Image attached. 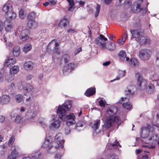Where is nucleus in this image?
Returning <instances> with one entry per match:
<instances>
[{
  "label": "nucleus",
  "instance_id": "f257e3e1",
  "mask_svg": "<svg viewBox=\"0 0 159 159\" xmlns=\"http://www.w3.org/2000/svg\"><path fill=\"white\" fill-rule=\"evenodd\" d=\"M71 107L70 102H67L62 105L59 106L57 110V114L61 119L66 121V124L68 126L65 129V133L66 134H69L70 131L69 126L75 123V116L73 113L66 115V112L68 111Z\"/></svg>",
  "mask_w": 159,
  "mask_h": 159
},
{
  "label": "nucleus",
  "instance_id": "f03ea898",
  "mask_svg": "<svg viewBox=\"0 0 159 159\" xmlns=\"http://www.w3.org/2000/svg\"><path fill=\"white\" fill-rule=\"evenodd\" d=\"M107 114L108 115L106 123L102 127L107 129L111 127L114 123H115L118 125L121 124L120 118L119 116L114 115V112L112 107H108L107 111Z\"/></svg>",
  "mask_w": 159,
  "mask_h": 159
},
{
  "label": "nucleus",
  "instance_id": "7ed1b4c3",
  "mask_svg": "<svg viewBox=\"0 0 159 159\" xmlns=\"http://www.w3.org/2000/svg\"><path fill=\"white\" fill-rule=\"evenodd\" d=\"M143 0H137L133 3L131 7L132 11L134 12L140 11L143 14H144L147 12L146 8L144 9L142 8L140 6V4L143 2Z\"/></svg>",
  "mask_w": 159,
  "mask_h": 159
},
{
  "label": "nucleus",
  "instance_id": "20e7f679",
  "mask_svg": "<svg viewBox=\"0 0 159 159\" xmlns=\"http://www.w3.org/2000/svg\"><path fill=\"white\" fill-rule=\"evenodd\" d=\"M62 135L61 133H58L56 135L55 137L56 141L52 142L55 148H61L62 149L63 148L65 140L63 139L62 140Z\"/></svg>",
  "mask_w": 159,
  "mask_h": 159
},
{
  "label": "nucleus",
  "instance_id": "39448f33",
  "mask_svg": "<svg viewBox=\"0 0 159 159\" xmlns=\"http://www.w3.org/2000/svg\"><path fill=\"white\" fill-rule=\"evenodd\" d=\"M136 76L137 78V88L140 90H143L146 88L147 86V83L145 80L143 78L141 75L137 73L136 74Z\"/></svg>",
  "mask_w": 159,
  "mask_h": 159
},
{
  "label": "nucleus",
  "instance_id": "423d86ee",
  "mask_svg": "<svg viewBox=\"0 0 159 159\" xmlns=\"http://www.w3.org/2000/svg\"><path fill=\"white\" fill-rule=\"evenodd\" d=\"M134 27L136 28L135 30H131L130 32L134 38L136 39V40L139 38L141 36L140 33L141 32V25L140 22H138L134 25Z\"/></svg>",
  "mask_w": 159,
  "mask_h": 159
},
{
  "label": "nucleus",
  "instance_id": "0eeeda50",
  "mask_svg": "<svg viewBox=\"0 0 159 159\" xmlns=\"http://www.w3.org/2000/svg\"><path fill=\"white\" fill-rule=\"evenodd\" d=\"M19 149L18 146H13L11 148V153L8 156L7 159H16L18 155V151Z\"/></svg>",
  "mask_w": 159,
  "mask_h": 159
},
{
  "label": "nucleus",
  "instance_id": "6e6552de",
  "mask_svg": "<svg viewBox=\"0 0 159 159\" xmlns=\"http://www.w3.org/2000/svg\"><path fill=\"white\" fill-rule=\"evenodd\" d=\"M149 50L144 49L141 50L139 54L140 59L143 61L148 60L149 59Z\"/></svg>",
  "mask_w": 159,
  "mask_h": 159
},
{
  "label": "nucleus",
  "instance_id": "1a4fd4ad",
  "mask_svg": "<svg viewBox=\"0 0 159 159\" xmlns=\"http://www.w3.org/2000/svg\"><path fill=\"white\" fill-rule=\"evenodd\" d=\"M129 98L127 97L123 98H121V100L119 101L118 103H122V102H124L123 104V106L125 109L128 110L130 109L132 107L131 104L129 101Z\"/></svg>",
  "mask_w": 159,
  "mask_h": 159
},
{
  "label": "nucleus",
  "instance_id": "9d476101",
  "mask_svg": "<svg viewBox=\"0 0 159 159\" xmlns=\"http://www.w3.org/2000/svg\"><path fill=\"white\" fill-rule=\"evenodd\" d=\"M99 36V37H98L95 39V43L97 44H99L101 46V48H104L106 47V42H104L102 43L100 41V40L101 41H106L107 40V39L102 34L100 35Z\"/></svg>",
  "mask_w": 159,
  "mask_h": 159
},
{
  "label": "nucleus",
  "instance_id": "9b49d317",
  "mask_svg": "<svg viewBox=\"0 0 159 159\" xmlns=\"http://www.w3.org/2000/svg\"><path fill=\"white\" fill-rule=\"evenodd\" d=\"M52 145L50 143V141L48 139H46L45 142L42 146V148H46L48 152H49L50 149L53 148H55L52 143Z\"/></svg>",
  "mask_w": 159,
  "mask_h": 159
},
{
  "label": "nucleus",
  "instance_id": "f8f14e48",
  "mask_svg": "<svg viewBox=\"0 0 159 159\" xmlns=\"http://www.w3.org/2000/svg\"><path fill=\"white\" fill-rule=\"evenodd\" d=\"M30 34V30L28 29H25L21 31L20 35V38L22 40H25L29 38Z\"/></svg>",
  "mask_w": 159,
  "mask_h": 159
},
{
  "label": "nucleus",
  "instance_id": "ddd939ff",
  "mask_svg": "<svg viewBox=\"0 0 159 159\" xmlns=\"http://www.w3.org/2000/svg\"><path fill=\"white\" fill-rule=\"evenodd\" d=\"M19 70V67L18 66H14L11 67L10 70V73L11 75H15L17 74ZM14 77L11 75L9 77V79H7L8 81H11L14 79Z\"/></svg>",
  "mask_w": 159,
  "mask_h": 159
},
{
  "label": "nucleus",
  "instance_id": "4468645a",
  "mask_svg": "<svg viewBox=\"0 0 159 159\" xmlns=\"http://www.w3.org/2000/svg\"><path fill=\"white\" fill-rule=\"evenodd\" d=\"M77 65L74 63H70L65 66L63 69L64 73L66 72H70L77 67Z\"/></svg>",
  "mask_w": 159,
  "mask_h": 159
},
{
  "label": "nucleus",
  "instance_id": "2eb2a0df",
  "mask_svg": "<svg viewBox=\"0 0 159 159\" xmlns=\"http://www.w3.org/2000/svg\"><path fill=\"white\" fill-rule=\"evenodd\" d=\"M100 120H99L94 121L93 125L92 126V129L97 134H100L102 131V130H99L98 132L97 131V130L98 129L100 126Z\"/></svg>",
  "mask_w": 159,
  "mask_h": 159
},
{
  "label": "nucleus",
  "instance_id": "dca6fc26",
  "mask_svg": "<svg viewBox=\"0 0 159 159\" xmlns=\"http://www.w3.org/2000/svg\"><path fill=\"white\" fill-rule=\"evenodd\" d=\"M59 45V44L57 42V40L56 39H54L52 40L49 43L47 47V52H50L49 50H50L52 48L54 47H58Z\"/></svg>",
  "mask_w": 159,
  "mask_h": 159
},
{
  "label": "nucleus",
  "instance_id": "f3484780",
  "mask_svg": "<svg viewBox=\"0 0 159 159\" xmlns=\"http://www.w3.org/2000/svg\"><path fill=\"white\" fill-rule=\"evenodd\" d=\"M149 135V128L148 126L147 127L141 128V132L140 133L141 137L143 139L147 138Z\"/></svg>",
  "mask_w": 159,
  "mask_h": 159
},
{
  "label": "nucleus",
  "instance_id": "a211bd4d",
  "mask_svg": "<svg viewBox=\"0 0 159 159\" xmlns=\"http://www.w3.org/2000/svg\"><path fill=\"white\" fill-rule=\"evenodd\" d=\"M5 16L6 18V20H13L16 16V15L15 12L13 11L12 10L7 13L5 14Z\"/></svg>",
  "mask_w": 159,
  "mask_h": 159
},
{
  "label": "nucleus",
  "instance_id": "6ab92c4d",
  "mask_svg": "<svg viewBox=\"0 0 159 159\" xmlns=\"http://www.w3.org/2000/svg\"><path fill=\"white\" fill-rule=\"evenodd\" d=\"M69 20L67 18V16H65L63 19L60 20L58 25V26L62 28V27H65L67 24L69 23Z\"/></svg>",
  "mask_w": 159,
  "mask_h": 159
},
{
  "label": "nucleus",
  "instance_id": "aec40b11",
  "mask_svg": "<svg viewBox=\"0 0 159 159\" xmlns=\"http://www.w3.org/2000/svg\"><path fill=\"white\" fill-rule=\"evenodd\" d=\"M4 27L6 32H11L13 29L12 25L11 22L8 20H6L4 23Z\"/></svg>",
  "mask_w": 159,
  "mask_h": 159
},
{
  "label": "nucleus",
  "instance_id": "412c9836",
  "mask_svg": "<svg viewBox=\"0 0 159 159\" xmlns=\"http://www.w3.org/2000/svg\"><path fill=\"white\" fill-rule=\"evenodd\" d=\"M27 27L30 29H34L38 26V23L34 20H28Z\"/></svg>",
  "mask_w": 159,
  "mask_h": 159
},
{
  "label": "nucleus",
  "instance_id": "4be33fe9",
  "mask_svg": "<svg viewBox=\"0 0 159 159\" xmlns=\"http://www.w3.org/2000/svg\"><path fill=\"white\" fill-rule=\"evenodd\" d=\"M10 100V97L7 95H4L1 97V103L2 104H6L9 103Z\"/></svg>",
  "mask_w": 159,
  "mask_h": 159
},
{
  "label": "nucleus",
  "instance_id": "5701e85b",
  "mask_svg": "<svg viewBox=\"0 0 159 159\" xmlns=\"http://www.w3.org/2000/svg\"><path fill=\"white\" fill-rule=\"evenodd\" d=\"M96 93V89L95 87L90 88L87 89L85 95L87 97H90L94 95Z\"/></svg>",
  "mask_w": 159,
  "mask_h": 159
},
{
  "label": "nucleus",
  "instance_id": "b1692460",
  "mask_svg": "<svg viewBox=\"0 0 159 159\" xmlns=\"http://www.w3.org/2000/svg\"><path fill=\"white\" fill-rule=\"evenodd\" d=\"M16 62V60L15 58L12 57L10 58L9 57L8 59H6L4 64L5 66H8L10 65H12Z\"/></svg>",
  "mask_w": 159,
  "mask_h": 159
},
{
  "label": "nucleus",
  "instance_id": "393cba45",
  "mask_svg": "<svg viewBox=\"0 0 159 159\" xmlns=\"http://www.w3.org/2000/svg\"><path fill=\"white\" fill-rule=\"evenodd\" d=\"M12 9V8L11 5L9 3H7L5 4L2 8V11L5 12V13H7L8 12L10 11Z\"/></svg>",
  "mask_w": 159,
  "mask_h": 159
},
{
  "label": "nucleus",
  "instance_id": "a878e982",
  "mask_svg": "<svg viewBox=\"0 0 159 159\" xmlns=\"http://www.w3.org/2000/svg\"><path fill=\"white\" fill-rule=\"evenodd\" d=\"M61 122L60 120H57L52 123L49 126L50 128L51 129L58 128L60 125Z\"/></svg>",
  "mask_w": 159,
  "mask_h": 159
},
{
  "label": "nucleus",
  "instance_id": "bb28decb",
  "mask_svg": "<svg viewBox=\"0 0 159 159\" xmlns=\"http://www.w3.org/2000/svg\"><path fill=\"white\" fill-rule=\"evenodd\" d=\"M33 64L32 62L29 61L25 62L24 65V67L25 70H29L32 69L33 68Z\"/></svg>",
  "mask_w": 159,
  "mask_h": 159
},
{
  "label": "nucleus",
  "instance_id": "cd10ccee",
  "mask_svg": "<svg viewBox=\"0 0 159 159\" xmlns=\"http://www.w3.org/2000/svg\"><path fill=\"white\" fill-rule=\"evenodd\" d=\"M36 112L33 110L28 111L26 113V115L30 119L34 118L36 115Z\"/></svg>",
  "mask_w": 159,
  "mask_h": 159
},
{
  "label": "nucleus",
  "instance_id": "c85d7f7f",
  "mask_svg": "<svg viewBox=\"0 0 159 159\" xmlns=\"http://www.w3.org/2000/svg\"><path fill=\"white\" fill-rule=\"evenodd\" d=\"M12 52L14 56L18 57L20 53V47L17 46H15L13 49Z\"/></svg>",
  "mask_w": 159,
  "mask_h": 159
},
{
  "label": "nucleus",
  "instance_id": "c756f323",
  "mask_svg": "<svg viewBox=\"0 0 159 159\" xmlns=\"http://www.w3.org/2000/svg\"><path fill=\"white\" fill-rule=\"evenodd\" d=\"M125 95L126 96L127 98H129L132 96L134 94V92H132L130 89L127 87L125 91Z\"/></svg>",
  "mask_w": 159,
  "mask_h": 159
},
{
  "label": "nucleus",
  "instance_id": "7c9ffc66",
  "mask_svg": "<svg viewBox=\"0 0 159 159\" xmlns=\"http://www.w3.org/2000/svg\"><path fill=\"white\" fill-rule=\"evenodd\" d=\"M137 41L140 44H143L147 42L148 39L145 37L142 36L141 35L139 38L137 39Z\"/></svg>",
  "mask_w": 159,
  "mask_h": 159
},
{
  "label": "nucleus",
  "instance_id": "2f4dec72",
  "mask_svg": "<svg viewBox=\"0 0 159 159\" xmlns=\"http://www.w3.org/2000/svg\"><path fill=\"white\" fill-rule=\"evenodd\" d=\"M24 89L27 93L30 92L33 89V87L30 84H26L23 87Z\"/></svg>",
  "mask_w": 159,
  "mask_h": 159
},
{
  "label": "nucleus",
  "instance_id": "473e14b6",
  "mask_svg": "<svg viewBox=\"0 0 159 159\" xmlns=\"http://www.w3.org/2000/svg\"><path fill=\"white\" fill-rule=\"evenodd\" d=\"M86 125V122L83 121H78L76 124L75 129H77V127H83L85 126Z\"/></svg>",
  "mask_w": 159,
  "mask_h": 159
},
{
  "label": "nucleus",
  "instance_id": "72a5a7b5",
  "mask_svg": "<svg viewBox=\"0 0 159 159\" xmlns=\"http://www.w3.org/2000/svg\"><path fill=\"white\" fill-rule=\"evenodd\" d=\"M70 59V57L69 55L65 54L63 55L61 58V60L64 61L65 63L68 62Z\"/></svg>",
  "mask_w": 159,
  "mask_h": 159
},
{
  "label": "nucleus",
  "instance_id": "f704fd0d",
  "mask_svg": "<svg viewBox=\"0 0 159 159\" xmlns=\"http://www.w3.org/2000/svg\"><path fill=\"white\" fill-rule=\"evenodd\" d=\"M119 56L120 60L123 61L126 57V53L124 51H120L119 54Z\"/></svg>",
  "mask_w": 159,
  "mask_h": 159
},
{
  "label": "nucleus",
  "instance_id": "c9c22d12",
  "mask_svg": "<svg viewBox=\"0 0 159 159\" xmlns=\"http://www.w3.org/2000/svg\"><path fill=\"white\" fill-rule=\"evenodd\" d=\"M16 101L17 103H20L23 101V96L21 95H17L15 96Z\"/></svg>",
  "mask_w": 159,
  "mask_h": 159
},
{
  "label": "nucleus",
  "instance_id": "e433bc0d",
  "mask_svg": "<svg viewBox=\"0 0 159 159\" xmlns=\"http://www.w3.org/2000/svg\"><path fill=\"white\" fill-rule=\"evenodd\" d=\"M52 48H53V50H52V49H51L50 50H49L50 52H48L49 53L52 54L55 52L58 55H59L60 54V50H58V47H54Z\"/></svg>",
  "mask_w": 159,
  "mask_h": 159
},
{
  "label": "nucleus",
  "instance_id": "4c0bfd02",
  "mask_svg": "<svg viewBox=\"0 0 159 159\" xmlns=\"http://www.w3.org/2000/svg\"><path fill=\"white\" fill-rule=\"evenodd\" d=\"M131 65L134 66H137L139 65V62L135 58H132L130 59Z\"/></svg>",
  "mask_w": 159,
  "mask_h": 159
},
{
  "label": "nucleus",
  "instance_id": "58836bf2",
  "mask_svg": "<svg viewBox=\"0 0 159 159\" xmlns=\"http://www.w3.org/2000/svg\"><path fill=\"white\" fill-rule=\"evenodd\" d=\"M31 48V45L30 43H27L26 44L23 49L24 51L26 53L27 51H30Z\"/></svg>",
  "mask_w": 159,
  "mask_h": 159
},
{
  "label": "nucleus",
  "instance_id": "ea45409f",
  "mask_svg": "<svg viewBox=\"0 0 159 159\" xmlns=\"http://www.w3.org/2000/svg\"><path fill=\"white\" fill-rule=\"evenodd\" d=\"M116 48L115 44L114 43L111 42L109 46L108 47V49L110 51H113Z\"/></svg>",
  "mask_w": 159,
  "mask_h": 159
},
{
  "label": "nucleus",
  "instance_id": "a19ab883",
  "mask_svg": "<svg viewBox=\"0 0 159 159\" xmlns=\"http://www.w3.org/2000/svg\"><path fill=\"white\" fill-rule=\"evenodd\" d=\"M119 74H120V76H118L116 77L115 79L113 80H111L110 82H112L113 81L115 80H119L120 79V77H123L125 75V71H120L119 72Z\"/></svg>",
  "mask_w": 159,
  "mask_h": 159
},
{
  "label": "nucleus",
  "instance_id": "79ce46f5",
  "mask_svg": "<svg viewBox=\"0 0 159 159\" xmlns=\"http://www.w3.org/2000/svg\"><path fill=\"white\" fill-rule=\"evenodd\" d=\"M35 15L34 12H32L29 14L27 17L28 20H34Z\"/></svg>",
  "mask_w": 159,
  "mask_h": 159
},
{
  "label": "nucleus",
  "instance_id": "37998d69",
  "mask_svg": "<svg viewBox=\"0 0 159 159\" xmlns=\"http://www.w3.org/2000/svg\"><path fill=\"white\" fill-rule=\"evenodd\" d=\"M96 11L95 14V16L96 18H97L99 15L100 9V6L98 4H97L95 7Z\"/></svg>",
  "mask_w": 159,
  "mask_h": 159
},
{
  "label": "nucleus",
  "instance_id": "c03bdc74",
  "mask_svg": "<svg viewBox=\"0 0 159 159\" xmlns=\"http://www.w3.org/2000/svg\"><path fill=\"white\" fill-rule=\"evenodd\" d=\"M128 37V34L127 31L125 30H124V34L122 37V41L123 42L122 44H123L125 41L126 38Z\"/></svg>",
  "mask_w": 159,
  "mask_h": 159
},
{
  "label": "nucleus",
  "instance_id": "a18cd8bd",
  "mask_svg": "<svg viewBox=\"0 0 159 159\" xmlns=\"http://www.w3.org/2000/svg\"><path fill=\"white\" fill-rule=\"evenodd\" d=\"M70 7L69 8L68 10L70 11H72L73 10V7L75 5V3L73 0H71L69 2H68Z\"/></svg>",
  "mask_w": 159,
  "mask_h": 159
},
{
  "label": "nucleus",
  "instance_id": "49530a36",
  "mask_svg": "<svg viewBox=\"0 0 159 159\" xmlns=\"http://www.w3.org/2000/svg\"><path fill=\"white\" fill-rule=\"evenodd\" d=\"M41 154L39 152H36L32 154V157L35 159H39Z\"/></svg>",
  "mask_w": 159,
  "mask_h": 159
},
{
  "label": "nucleus",
  "instance_id": "de8ad7c7",
  "mask_svg": "<svg viewBox=\"0 0 159 159\" xmlns=\"http://www.w3.org/2000/svg\"><path fill=\"white\" fill-rule=\"evenodd\" d=\"M22 117L20 116H18L16 118L15 121L17 123H20L22 121Z\"/></svg>",
  "mask_w": 159,
  "mask_h": 159
},
{
  "label": "nucleus",
  "instance_id": "09e8293b",
  "mask_svg": "<svg viewBox=\"0 0 159 159\" xmlns=\"http://www.w3.org/2000/svg\"><path fill=\"white\" fill-rule=\"evenodd\" d=\"M111 146V147H112L114 148H116V147L118 146H119L120 148L121 147V146L120 144L118 142L116 141H115L112 144V145Z\"/></svg>",
  "mask_w": 159,
  "mask_h": 159
},
{
  "label": "nucleus",
  "instance_id": "8fccbe9b",
  "mask_svg": "<svg viewBox=\"0 0 159 159\" xmlns=\"http://www.w3.org/2000/svg\"><path fill=\"white\" fill-rule=\"evenodd\" d=\"M19 15L21 19H23L25 17V15L24 14V11L23 10L21 9L19 13Z\"/></svg>",
  "mask_w": 159,
  "mask_h": 159
},
{
  "label": "nucleus",
  "instance_id": "3c124183",
  "mask_svg": "<svg viewBox=\"0 0 159 159\" xmlns=\"http://www.w3.org/2000/svg\"><path fill=\"white\" fill-rule=\"evenodd\" d=\"M150 93H153L154 91V85L152 84H150Z\"/></svg>",
  "mask_w": 159,
  "mask_h": 159
},
{
  "label": "nucleus",
  "instance_id": "603ef678",
  "mask_svg": "<svg viewBox=\"0 0 159 159\" xmlns=\"http://www.w3.org/2000/svg\"><path fill=\"white\" fill-rule=\"evenodd\" d=\"M14 136H12L10 138L8 142V144L9 146H11V145H12L13 143H14Z\"/></svg>",
  "mask_w": 159,
  "mask_h": 159
},
{
  "label": "nucleus",
  "instance_id": "864d4df0",
  "mask_svg": "<svg viewBox=\"0 0 159 159\" xmlns=\"http://www.w3.org/2000/svg\"><path fill=\"white\" fill-rule=\"evenodd\" d=\"M106 102L102 99H101L99 102V105L101 107H104L105 105Z\"/></svg>",
  "mask_w": 159,
  "mask_h": 159
},
{
  "label": "nucleus",
  "instance_id": "5fc2aeb1",
  "mask_svg": "<svg viewBox=\"0 0 159 159\" xmlns=\"http://www.w3.org/2000/svg\"><path fill=\"white\" fill-rule=\"evenodd\" d=\"M109 159H118V157L116 155L113 154L111 155Z\"/></svg>",
  "mask_w": 159,
  "mask_h": 159
},
{
  "label": "nucleus",
  "instance_id": "6e6d98bb",
  "mask_svg": "<svg viewBox=\"0 0 159 159\" xmlns=\"http://www.w3.org/2000/svg\"><path fill=\"white\" fill-rule=\"evenodd\" d=\"M4 23L1 20H0V32H1L3 29Z\"/></svg>",
  "mask_w": 159,
  "mask_h": 159
},
{
  "label": "nucleus",
  "instance_id": "4d7b16f0",
  "mask_svg": "<svg viewBox=\"0 0 159 159\" xmlns=\"http://www.w3.org/2000/svg\"><path fill=\"white\" fill-rule=\"evenodd\" d=\"M67 33L70 34H72L73 33L76 32V31L74 29H70L67 31Z\"/></svg>",
  "mask_w": 159,
  "mask_h": 159
},
{
  "label": "nucleus",
  "instance_id": "13d9d810",
  "mask_svg": "<svg viewBox=\"0 0 159 159\" xmlns=\"http://www.w3.org/2000/svg\"><path fill=\"white\" fill-rule=\"evenodd\" d=\"M33 77V76L31 75H28L26 77V79L27 80H31Z\"/></svg>",
  "mask_w": 159,
  "mask_h": 159
},
{
  "label": "nucleus",
  "instance_id": "bf43d9fd",
  "mask_svg": "<svg viewBox=\"0 0 159 159\" xmlns=\"http://www.w3.org/2000/svg\"><path fill=\"white\" fill-rule=\"evenodd\" d=\"M62 156L60 154H57L55 155V158L57 159H61Z\"/></svg>",
  "mask_w": 159,
  "mask_h": 159
},
{
  "label": "nucleus",
  "instance_id": "052dcab7",
  "mask_svg": "<svg viewBox=\"0 0 159 159\" xmlns=\"http://www.w3.org/2000/svg\"><path fill=\"white\" fill-rule=\"evenodd\" d=\"M82 51V48L81 47H80L78 48L77 49H76L75 51V55H76L78 53H79L80 52Z\"/></svg>",
  "mask_w": 159,
  "mask_h": 159
},
{
  "label": "nucleus",
  "instance_id": "680f3d73",
  "mask_svg": "<svg viewBox=\"0 0 159 159\" xmlns=\"http://www.w3.org/2000/svg\"><path fill=\"white\" fill-rule=\"evenodd\" d=\"M5 117L2 116H0V122L2 123L4 121Z\"/></svg>",
  "mask_w": 159,
  "mask_h": 159
},
{
  "label": "nucleus",
  "instance_id": "e2e57ef3",
  "mask_svg": "<svg viewBox=\"0 0 159 159\" xmlns=\"http://www.w3.org/2000/svg\"><path fill=\"white\" fill-rule=\"evenodd\" d=\"M112 0H105V2L107 5L110 4Z\"/></svg>",
  "mask_w": 159,
  "mask_h": 159
},
{
  "label": "nucleus",
  "instance_id": "0e129e2a",
  "mask_svg": "<svg viewBox=\"0 0 159 159\" xmlns=\"http://www.w3.org/2000/svg\"><path fill=\"white\" fill-rule=\"evenodd\" d=\"M110 61H108L105 62L103 63V65L104 66H107L108 65H109L110 64Z\"/></svg>",
  "mask_w": 159,
  "mask_h": 159
},
{
  "label": "nucleus",
  "instance_id": "69168bd1",
  "mask_svg": "<svg viewBox=\"0 0 159 159\" xmlns=\"http://www.w3.org/2000/svg\"><path fill=\"white\" fill-rule=\"evenodd\" d=\"M142 151V150L140 149H136V153L138 155Z\"/></svg>",
  "mask_w": 159,
  "mask_h": 159
},
{
  "label": "nucleus",
  "instance_id": "338daca9",
  "mask_svg": "<svg viewBox=\"0 0 159 159\" xmlns=\"http://www.w3.org/2000/svg\"><path fill=\"white\" fill-rule=\"evenodd\" d=\"M150 149H152L153 152H154L155 150V146L154 145H152L150 146Z\"/></svg>",
  "mask_w": 159,
  "mask_h": 159
},
{
  "label": "nucleus",
  "instance_id": "774afa93",
  "mask_svg": "<svg viewBox=\"0 0 159 159\" xmlns=\"http://www.w3.org/2000/svg\"><path fill=\"white\" fill-rule=\"evenodd\" d=\"M78 2H79V4L81 6L84 5L85 3V2L84 1L80 0Z\"/></svg>",
  "mask_w": 159,
  "mask_h": 159
}]
</instances>
